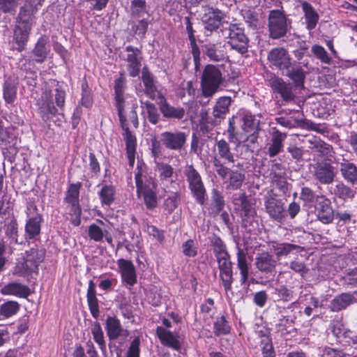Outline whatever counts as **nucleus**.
<instances>
[{"label":"nucleus","mask_w":357,"mask_h":357,"mask_svg":"<svg viewBox=\"0 0 357 357\" xmlns=\"http://www.w3.org/2000/svg\"><path fill=\"white\" fill-rule=\"evenodd\" d=\"M298 302L300 305H303L305 307H313L314 308H317L321 305L319 299L311 294L301 295Z\"/></svg>","instance_id":"52"},{"label":"nucleus","mask_w":357,"mask_h":357,"mask_svg":"<svg viewBox=\"0 0 357 357\" xmlns=\"http://www.w3.org/2000/svg\"><path fill=\"white\" fill-rule=\"evenodd\" d=\"M205 54L211 61L215 62L225 61L229 59L225 45L222 43L206 45Z\"/></svg>","instance_id":"16"},{"label":"nucleus","mask_w":357,"mask_h":357,"mask_svg":"<svg viewBox=\"0 0 357 357\" xmlns=\"http://www.w3.org/2000/svg\"><path fill=\"white\" fill-rule=\"evenodd\" d=\"M220 276L226 291L231 289L232 283V266L230 259L218 261Z\"/></svg>","instance_id":"22"},{"label":"nucleus","mask_w":357,"mask_h":357,"mask_svg":"<svg viewBox=\"0 0 357 357\" xmlns=\"http://www.w3.org/2000/svg\"><path fill=\"white\" fill-rule=\"evenodd\" d=\"M81 187L82 183L80 182L70 184L68 188L65 197V201L70 205V211L74 215H81V208L79 199V190Z\"/></svg>","instance_id":"14"},{"label":"nucleus","mask_w":357,"mask_h":357,"mask_svg":"<svg viewBox=\"0 0 357 357\" xmlns=\"http://www.w3.org/2000/svg\"><path fill=\"white\" fill-rule=\"evenodd\" d=\"M242 128L245 132L252 131L257 126V123L255 116L250 112H245L242 114Z\"/></svg>","instance_id":"50"},{"label":"nucleus","mask_w":357,"mask_h":357,"mask_svg":"<svg viewBox=\"0 0 357 357\" xmlns=\"http://www.w3.org/2000/svg\"><path fill=\"white\" fill-rule=\"evenodd\" d=\"M155 171L158 173L159 180L162 184L174 183L177 174L172 165L165 162H156Z\"/></svg>","instance_id":"20"},{"label":"nucleus","mask_w":357,"mask_h":357,"mask_svg":"<svg viewBox=\"0 0 357 357\" xmlns=\"http://www.w3.org/2000/svg\"><path fill=\"white\" fill-rule=\"evenodd\" d=\"M264 205L266 212L271 218L278 221L282 220L284 208L278 199L274 197H268L266 199Z\"/></svg>","instance_id":"25"},{"label":"nucleus","mask_w":357,"mask_h":357,"mask_svg":"<svg viewBox=\"0 0 357 357\" xmlns=\"http://www.w3.org/2000/svg\"><path fill=\"white\" fill-rule=\"evenodd\" d=\"M159 108L162 116L167 119H181L185 114L183 107L172 106L165 99L159 104Z\"/></svg>","instance_id":"27"},{"label":"nucleus","mask_w":357,"mask_h":357,"mask_svg":"<svg viewBox=\"0 0 357 357\" xmlns=\"http://www.w3.org/2000/svg\"><path fill=\"white\" fill-rule=\"evenodd\" d=\"M183 252L189 257H194L197 255V250L192 240H188L183 244Z\"/></svg>","instance_id":"59"},{"label":"nucleus","mask_w":357,"mask_h":357,"mask_svg":"<svg viewBox=\"0 0 357 357\" xmlns=\"http://www.w3.org/2000/svg\"><path fill=\"white\" fill-rule=\"evenodd\" d=\"M17 96V86L10 79H8L3 84V98L7 103H13Z\"/></svg>","instance_id":"45"},{"label":"nucleus","mask_w":357,"mask_h":357,"mask_svg":"<svg viewBox=\"0 0 357 357\" xmlns=\"http://www.w3.org/2000/svg\"><path fill=\"white\" fill-rule=\"evenodd\" d=\"M41 220L42 218L40 215H35L27 219L25 225L26 238L33 239L40 234Z\"/></svg>","instance_id":"35"},{"label":"nucleus","mask_w":357,"mask_h":357,"mask_svg":"<svg viewBox=\"0 0 357 357\" xmlns=\"http://www.w3.org/2000/svg\"><path fill=\"white\" fill-rule=\"evenodd\" d=\"M106 331L109 340H116L123 335V329L120 321L115 317H109L106 320Z\"/></svg>","instance_id":"34"},{"label":"nucleus","mask_w":357,"mask_h":357,"mask_svg":"<svg viewBox=\"0 0 357 357\" xmlns=\"http://www.w3.org/2000/svg\"><path fill=\"white\" fill-rule=\"evenodd\" d=\"M238 258V268L241 273V284H244L247 283L249 276V267L247 262L246 254L241 250H238L237 252Z\"/></svg>","instance_id":"38"},{"label":"nucleus","mask_w":357,"mask_h":357,"mask_svg":"<svg viewBox=\"0 0 357 357\" xmlns=\"http://www.w3.org/2000/svg\"><path fill=\"white\" fill-rule=\"evenodd\" d=\"M101 206L103 208L109 207L116 198L115 187L112 185H103L98 192Z\"/></svg>","instance_id":"30"},{"label":"nucleus","mask_w":357,"mask_h":357,"mask_svg":"<svg viewBox=\"0 0 357 357\" xmlns=\"http://www.w3.org/2000/svg\"><path fill=\"white\" fill-rule=\"evenodd\" d=\"M271 248L278 257L287 256L294 250L299 248V246L289 243H280L273 241L271 244Z\"/></svg>","instance_id":"37"},{"label":"nucleus","mask_w":357,"mask_h":357,"mask_svg":"<svg viewBox=\"0 0 357 357\" xmlns=\"http://www.w3.org/2000/svg\"><path fill=\"white\" fill-rule=\"evenodd\" d=\"M261 351L264 357H275L271 340L266 337L261 340Z\"/></svg>","instance_id":"58"},{"label":"nucleus","mask_w":357,"mask_h":357,"mask_svg":"<svg viewBox=\"0 0 357 357\" xmlns=\"http://www.w3.org/2000/svg\"><path fill=\"white\" fill-rule=\"evenodd\" d=\"M271 65L279 70L288 69L291 66V56L287 50L283 47L272 49L268 54Z\"/></svg>","instance_id":"8"},{"label":"nucleus","mask_w":357,"mask_h":357,"mask_svg":"<svg viewBox=\"0 0 357 357\" xmlns=\"http://www.w3.org/2000/svg\"><path fill=\"white\" fill-rule=\"evenodd\" d=\"M286 137V134L279 130L273 132L271 141L268 144L267 153L270 157H275L281 152L283 148V142Z\"/></svg>","instance_id":"23"},{"label":"nucleus","mask_w":357,"mask_h":357,"mask_svg":"<svg viewBox=\"0 0 357 357\" xmlns=\"http://www.w3.org/2000/svg\"><path fill=\"white\" fill-rule=\"evenodd\" d=\"M224 77L219 68L212 64L205 66L200 82L202 94L204 98H212L224 82Z\"/></svg>","instance_id":"2"},{"label":"nucleus","mask_w":357,"mask_h":357,"mask_svg":"<svg viewBox=\"0 0 357 357\" xmlns=\"http://www.w3.org/2000/svg\"><path fill=\"white\" fill-rule=\"evenodd\" d=\"M48 43L49 40L47 37L41 36L36 43L32 50V54L34 56V60L37 63H43L46 59L50 50Z\"/></svg>","instance_id":"24"},{"label":"nucleus","mask_w":357,"mask_h":357,"mask_svg":"<svg viewBox=\"0 0 357 357\" xmlns=\"http://www.w3.org/2000/svg\"><path fill=\"white\" fill-rule=\"evenodd\" d=\"M126 79L123 75L115 80L114 91L116 105L118 110L119 120L121 124H123L126 121V116L123 113V91L125 88Z\"/></svg>","instance_id":"17"},{"label":"nucleus","mask_w":357,"mask_h":357,"mask_svg":"<svg viewBox=\"0 0 357 357\" xmlns=\"http://www.w3.org/2000/svg\"><path fill=\"white\" fill-rule=\"evenodd\" d=\"M142 79L145 87V93L154 100L156 96V88L152 75L149 72L143 70Z\"/></svg>","instance_id":"43"},{"label":"nucleus","mask_w":357,"mask_h":357,"mask_svg":"<svg viewBox=\"0 0 357 357\" xmlns=\"http://www.w3.org/2000/svg\"><path fill=\"white\" fill-rule=\"evenodd\" d=\"M156 334L162 345L177 351L181 350V342L178 333L172 332L159 326L156 328Z\"/></svg>","instance_id":"11"},{"label":"nucleus","mask_w":357,"mask_h":357,"mask_svg":"<svg viewBox=\"0 0 357 357\" xmlns=\"http://www.w3.org/2000/svg\"><path fill=\"white\" fill-rule=\"evenodd\" d=\"M313 175L321 184H330L335 178L334 168L327 162H317L313 166Z\"/></svg>","instance_id":"12"},{"label":"nucleus","mask_w":357,"mask_h":357,"mask_svg":"<svg viewBox=\"0 0 357 357\" xmlns=\"http://www.w3.org/2000/svg\"><path fill=\"white\" fill-rule=\"evenodd\" d=\"M45 252L43 250L31 248L26 251L22 261H18L13 269V274L28 277L38 271V266L43 261Z\"/></svg>","instance_id":"4"},{"label":"nucleus","mask_w":357,"mask_h":357,"mask_svg":"<svg viewBox=\"0 0 357 357\" xmlns=\"http://www.w3.org/2000/svg\"><path fill=\"white\" fill-rule=\"evenodd\" d=\"M330 330L337 339L344 338L347 340V342L349 343L351 341L354 344V339H356L357 335L354 334L350 331H346L344 325L340 321H333L330 325Z\"/></svg>","instance_id":"32"},{"label":"nucleus","mask_w":357,"mask_h":357,"mask_svg":"<svg viewBox=\"0 0 357 357\" xmlns=\"http://www.w3.org/2000/svg\"><path fill=\"white\" fill-rule=\"evenodd\" d=\"M231 98L229 96H222L218 99L213 107V114L215 118H224L229 112Z\"/></svg>","instance_id":"36"},{"label":"nucleus","mask_w":357,"mask_h":357,"mask_svg":"<svg viewBox=\"0 0 357 357\" xmlns=\"http://www.w3.org/2000/svg\"><path fill=\"white\" fill-rule=\"evenodd\" d=\"M91 333L94 341L99 345L100 350L105 352L106 351V344L104 339L103 331L100 324L96 323L93 325Z\"/></svg>","instance_id":"47"},{"label":"nucleus","mask_w":357,"mask_h":357,"mask_svg":"<svg viewBox=\"0 0 357 357\" xmlns=\"http://www.w3.org/2000/svg\"><path fill=\"white\" fill-rule=\"evenodd\" d=\"M320 357H343V354L342 351L332 348H325Z\"/></svg>","instance_id":"64"},{"label":"nucleus","mask_w":357,"mask_h":357,"mask_svg":"<svg viewBox=\"0 0 357 357\" xmlns=\"http://www.w3.org/2000/svg\"><path fill=\"white\" fill-rule=\"evenodd\" d=\"M316 212L317 218L324 224H329L333 220V210L328 199L321 197L316 207Z\"/></svg>","instance_id":"18"},{"label":"nucleus","mask_w":357,"mask_h":357,"mask_svg":"<svg viewBox=\"0 0 357 357\" xmlns=\"http://www.w3.org/2000/svg\"><path fill=\"white\" fill-rule=\"evenodd\" d=\"M268 30L271 38L278 39L284 36L288 31L287 19L283 11L272 10L268 15Z\"/></svg>","instance_id":"6"},{"label":"nucleus","mask_w":357,"mask_h":357,"mask_svg":"<svg viewBox=\"0 0 357 357\" xmlns=\"http://www.w3.org/2000/svg\"><path fill=\"white\" fill-rule=\"evenodd\" d=\"M273 90L278 93L284 100H291L294 98L292 87L280 78H274L271 82Z\"/></svg>","instance_id":"21"},{"label":"nucleus","mask_w":357,"mask_h":357,"mask_svg":"<svg viewBox=\"0 0 357 357\" xmlns=\"http://www.w3.org/2000/svg\"><path fill=\"white\" fill-rule=\"evenodd\" d=\"M234 204L244 212L245 216L252 215L253 210L250 202L248 200L245 193H239L235 195L234 197Z\"/></svg>","instance_id":"41"},{"label":"nucleus","mask_w":357,"mask_h":357,"mask_svg":"<svg viewBox=\"0 0 357 357\" xmlns=\"http://www.w3.org/2000/svg\"><path fill=\"white\" fill-rule=\"evenodd\" d=\"M144 109L148 121L153 125L157 124L160 120V115L156 106L151 102H146L144 103Z\"/></svg>","instance_id":"46"},{"label":"nucleus","mask_w":357,"mask_h":357,"mask_svg":"<svg viewBox=\"0 0 357 357\" xmlns=\"http://www.w3.org/2000/svg\"><path fill=\"white\" fill-rule=\"evenodd\" d=\"M179 199L178 192H172L165 199L164 206L169 212H172L178 206Z\"/></svg>","instance_id":"54"},{"label":"nucleus","mask_w":357,"mask_h":357,"mask_svg":"<svg viewBox=\"0 0 357 357\" xmlns=\"http://www.w3.org/2000/svg\"><path fill=\"white\" fill-rule=\"evenodd\" d=\"M216 146L218 154L220 158L229 162H234V154L231 152L229 145L225 140H219L217 142Z\"/></svg>","instance_id":"42"},{"label":"nucleus","mask_w":357,"mask_h":357,"mask_svg":"<svg viewBox=\"0 0 357 357\" xmlns=\"http://www.w3.org/2000/svg\"><path fill=\"white\" fill-rule=\"evenodd\" d=\"M65 98H66V91L61 87H57L56 89L55 94V102L56 105L62 108L65 104Z\"/></svg>","instance_id":"63"},{"label":"nucleus","mask_w":357,"mask_h":357,"mask_svg":"<svg viewBox=\"0 0 357 357\" xmlns=\"http://www.w3.org/2000/svg\"><path fill=\"white\" fill-rule=\"evenodd\" d=\"M287 75L297 86L303 84L305 79V73L301 67L293 68L289 71Z\"/></svg>","instance_id":"53"},{"label":"nucleus","mask_w":357,"mask_h":357,"mask_svg":"<svg viewBox=\"0 0 357 357\" xmlns=\"http://www.w3.org/2000/svg\"><path fill=\"white\" fill-rule=\"evenodd\" d=\"M311 51L315 57L320 60L321 63L324 64H331L332 61L331 57L324 47L319 45H314L312 47Z\"/></svg>","instance_id":"48"},{"label":"nucleus","mask_w":357,"mask_h":357,"mask_svg":"<svg viewBox=\"0 0 357 357\" xmlns=\"http://www.w3.org/2000/svg\"><path fill=\"white\" fill-rule=\"evenodd\" d=\"M183 174L188 183L189 188L197 202L204 204L206 190L199 173L192 165H187L184 168Z\"/></svg>","instance_id":"5"},{"label":"nucleus","mask_w":357,"mask_h":357,"mask_svg":"<svg viewBox=\"0 0 357 357\" xmlns=\"http://www.w3.org/2000/svg\"><path fill=\"white\" fill-rule=\"evenodd\" d=\"M222 178L224 179L227 189L234 190H238L241 187L245 176L243 174L238 171L229 169L227 172V176H226V178Z\"/></svg>","instance_id":"33"},{"label":"nucleus","mask_w":357,"mask_h":357,"mask_svg":"<svg viewBox=\"0 0 357 357\" xmlns=\"http://www.w3.org/2000/svg\"><path fill=\"white\" fill-rule=\"evenodd\" d=\"M137 169L135 173L137 195L143 197L148 208H155L157 205V183L153 178L143 175L141 169Z\"/></svg>","instance_id":"3"},{"label":"nucleus","mask_w":357,"mask_h":357,"mask_svg":"<svg viewBox=\"0 0 357 357\" xmlns=\"http://www.w3.org/2000/svg\"><path fill=\"white\" fill-rule=\"evenodd\" d=\"M301 6L304 12L306 28L309 31H312L316 27L319 21V14L312 6V5L306 1L302 3Z\"/></svg>","instance_id":"31"},{"label":"nucleus","mask_w":357,"mask_h":357,"mask_svg":"<svg viewBox=\"0 0 357 357\" xmlns=\"http://www.w3.org/2000/svg\"><path fill=\"white\" fill-rule=\"evenodd\" d=\"M340 171L345 181L353 185H357V167L355 164L349 161L341 162Z\"/></svg>","instance_id":"28"},{"label":"nucleus","mask_w":357,"mask_h":357,"mask_svg":"<svg viewBox=\"0 0 357 357\" xmlns=\"http://www.w3.org/2000/svg\"><path fill=\"white\" fill-rule=\"evenodd\" d=\"M44 1L45 0H26L24 5L20 8L12 37V42L15 45L13 48L18 52H22L25 49L34 24V15Z\"/></svg>","instance_id":"1"},{"label":"nucleus","mask_w":357,"mask_h":357,"mask_svg":"<svg viewBox=\"0 0 357 357\" xmlns=\"http://www.w3.org/2000/svg\"><path fill=\"white\" fill-rule=\"evenodd\" d=\"M224 14L220 10L208 8L202 17L205 29L210 31L217 29L220 26Z\"/></svg>","instance_id":"15"},{"label":"nucleus","mask_w":357,"mask_h":357,"mask_svg":"<svg viewBox=\"0 0 357 357\" xmlns=\"http://www.w3.org/2000/svg\"><path fill=\"white\" fill-rule=\"evenodd\" d=\"M126 51L128 52L125 60L127 62V70L130 76H138L141 68V60L139 58L140 50L131 45L126 47Z\"/></svg>","instance_id":"13"},{"label":"nucleus","mask_w":357,"mask_h":357,"mask_svg":"<svg viewBox=\"0 0 357 357\" xmlns=\"http://www.w3.org/2000/svg\"><path fill=\"white\" fill-rule=\"evenodd\" d=\"M1 294L5 296L26 298L30 295L31 291L25 284L19 282H10L1 288Z\"/></svg>","instance_id":"19"},{"label":"nucleus","mask_w":357,"mask_h":357,"mask_svg":"<svg viewBox=\"0 0 357 357\" xmlns=\"http://www.w3.org/2000/svg\"><path fill=\"white\" fill-rule=\"evenodd\" d=\"M88 234L91 240L96 242L101 241L104 236L102 229L96 224H92L89 227Z\"/></svg>","instance_id":"55"},{"label":"nucleus","mask_w":357,"mask_h":357,"mask_svg":"<svg viewBox=\"0 0 357 357\" xmlns=\"http://www.w3.org/2000/svg\"><path fill=\"white\" fill-rule=\"evenodd\" d=\"M227 43L231 48L243 54L248 52L249 40L243 29L236 24H231L228 29Z\"/></svg>","instance_id":"7"},{"label":"nucleus","mask_w":357,"mask_h":357,"mask_svg":"<svg viewBox=\"0 0 357 357\" xmlns=\"http://www.w3.org/2000/svg\"><path fill=\"white\" fill-rule=\"evenodd\" d=\"M285 172L280 163L274 162L271 165L270 176L273 183H275L283 192L287 189L284 181Z\"/></svg>","instance_id":"29"},{"label":"nucleus","mask_w":357,"mask_h":357,"mask_svg":"<svg viewBox=\"0 0 357 357\" xmlns=\"http://www.w3.org/2000/svg\"><path fill=\"white\" fill-rule=\"evenodd\" d=\"M131 13L134 17H140L146 10V0H132L131 2Z\"/></svg>","instance_id":"51"},{"label":"nucleus","mask_w":357,"mask_h":357,"mask_svg":"<svg viewBox=\"0 0 357 357\" xmlns=\"http://www.w3.org/2000/svg\"><path fill=\"white\" fill-rule=\"evenodd\" d=\"M124 138L126 144V151H135L136 138L128 128L125 130Z\"/></svg>","instance_id":"60"},{"label":"nucleus","mask_w":357,"mask_h":357,"mask_svg":"<svg viewBox=\"0 0 357 357\" xmlns=\"http://www.w3.org/2000/svg\"><path fill=\"white\" fill-rule=\"evenodd\" d=\"M186 137L183 132H164L160 135V140L167 149L178 151L185 144Z\"/></svg>","instance_id":"10"},{"label":"nucleus","mask_w":357,"mask_h":357,"mask_svg":"<svg viewBox=\"0 0 357 357\" xmlns=\"http://www.w3.org/2000/svg\"><path fill=\"white\" fill-rule=\"evenodd\" d=\"M20 310V304L17 301H9L0 305V316L9 318L17 313Z\"/></svg>","instance_id":"44"},{"label":"nucleus","mask_w":357,"mask_h":357,"mask_svg":"<svg viewBox=\"0 0 357 357\" xmlns=\"http://www.w3.org/2000/svg\"><path fill=\"white\" fill-rule=\"evenodd\" d=\"M116 264L122 282L128 286H134L137 283V273L133 263L121 258L117 260Z\"/></svg>","instance_id":"9"},{"label":"nucleus","mask_w":357,"mask_h":357,"mask_svg":"<svg viewBox=\"0 0 357 357\" xmlns=\"http://www.w3.org/2000/svg\"><path fill=\"white\" fill-rule=\"evenodd\" d=\"M38 105L39 107L40 113L43 119L48 117L47 116L49 114L54 115L57 113V109L52 102L50 92L45 91L42 94L41 98L38 101Z\"/></svg>","instance_id":"26"},{"label":"nucleus","mask_w":357,"mask_h":357,"mask_svg":"<svg viewBox=\"0 0 357 357\" xmlns=\"http://www.w3.org/2000/svg\"><path fill=\"white\" fill-rule=\"evenodd\" d=\"M149 26V21L146 19H142L138 21V22L132 26V31L135 34L144 38L146 33Z\"/></svg>","instance_id":"57"},{"label":"nucleus","mask_w":357,"mask_h":357,"mask_svg":"<svg viewBox=\"0 0 357 357\" xmlns=\"http://www.w3.org/2000/svg\"><path fill=\"white\" fill-rule=\"evenodd\" d=\"M257 268L264 272L271 271L275 267V261L271 255L262 253L256 259Z\"/></svg>","instance_id":"40"},{"label":"nucleus","mask_w":357,"mask_h":357,"mask_svg":"<svg viewBox=\"0 0 357 357\" xmlns=\"http://www.w3.org/2000/svg\"><path fill=\"white\" fill-rule=\"evenodd\" d=\"M213 328L215 334L218 336L228 334L230 331V326L224 317L215 320Z\"/></svg>","instance_id":"49"},{"label":"nucleus","mask_w":357,"mask_h":357,"mask_svg":"<svg viewBox=\"0 0 357 357\" xmlns=\"http://www.w3.org/2000/svg\"><path fill=\"white\" fill-rule=\"evenodd\" d=\"M213 165L215 168V171L217 174L221 177V178H226V176H227V172L229 169L227 167H225L219 159L215 158L213 160Z\"/></svg>","instance_id":"62"},{"label":"nucleus","mask_w":357,"mask_h":357,"mask_svg":"<svg viewBox=\"0 0 357 357\" xmlns=\"http://www.w3.org/2000/svg\"><path fill=\"white\" fill-rule=\"evenodd\" d=\"M353 296L349 294H342L336 296L331 302V309L332 311L337 312L344 309L353 302Z\"/></svg>","instance_id":"39"},{"label":"nucleus","mask_w":357,"mask_h":357,"mask_svg":"<svg viewBox=\"0 0 357 357\" xmlns=\"http://www.w3.org/2000/svg\"><path fill=\"white\" fill-rule=\"evenodd\" d=\"M140 340L139 337H136L132 341L129 349L128 351L127 357H139L140 353Z\"/></svg>","instance_id":"61"},{"label":"nucleus","mask_w":357,"mask_h":357,"mask_svg":"<svg viewBox=\"0 0 357 357\" xmlns=\"http://www.w3.org/2000/svg\"><path fill=\"white\" fill-rule=\"evenodd\" d=\"M213 206L217 213H220L225 206V201L221 193L217 190L212 191Z\"/></svg>","instance_id":"56"}]
</instances>
